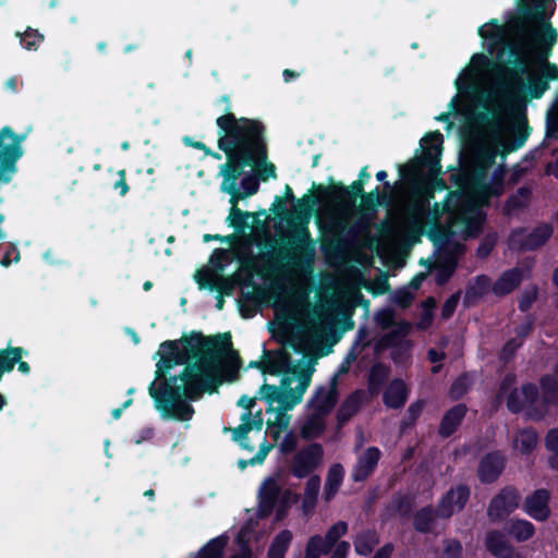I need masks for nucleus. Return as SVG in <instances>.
Masks as SVG:
<instances>
[{
  "instance_id": "nucleus-1",
  "label": "nucleus",
  "mask_w": 558,
  "mask_h": 558,
  "mask_svg": "<svg viewBox=\"0 0 558 558\" xmlns=\"http://www.w3.org/2000/svg\"><path fill=\"white\" fill-rule=\"evenodd\" d=\"M157 353L160 360L148 392L161 416L178 422L192 420L195 411L191 402L204 393L218 391L223 383L220 367L223 359L235 368L242 364L229 331L214 336L191 331L179 341H163Z\"/></svg>"
},
{
  "instance_id": "nucleus-2",
  "label": "nucleus",
  "mask_w": 558,
  "mask_h": 558,
  "mask_svg": "<svg viewBox=\"0 0 558 558\" xmlns=\"http://www.w3.org/2000/svg\"><path fill=\"white\" fill-rule=\"evenodd\" d=\"M442 143L444 137L439 131L427 133L421 141V156L413 157L407 163L399 166L401 180L424 201L422 204H415L411 209L409 218L411 230L416 238L426 233L435 244L447 242L452 234L449 229L440 225L439 204H434L433 214L426 208L429 201L434 198L435 190L447 189L445 180L439 178Z\"/></svg>"
},
{
  "instance_id": "nucleus-3",
  "label": "nucleus",
  "mask_w": 558,
  "mask_h": 558,
  "mask_svg": "<svg viewBox=\"0 0 558 558\" xmlns=\"http://www.w3.org/2000/svg\"><path fill=\"white\" fill-rule=\"evenodd\" d=\"M490 65L495 97L513 113H524L529 98L539 99L549 85L538 74L531 76L532 46L529 41L513 40L498 50L495 61L484 53L472 58Z\"/></svg>"
},
{
  "instance_id": "nucleus-4",
  "label": "nucleus",
  "mask_w": 558,
  "mask_h": 558,
  "mask_svg": "<svg viewBox=\"0 0 558 558\" xmlns=\"http://www.w3.org/2000/svg\"><path fill=\"white\" fill-rule=\"evenodd\" d=\"M284 202H295L293 211L291 213V232L289 243L292 245V253L288 254L283 251L264 252L262 258L264 260H286L293 269L304 276L312 275L316 258V242L312 238L308 223L315 207L323 199L320 195L305 194L296 199L289 184L284 186V195L281 196Z\"/></svg>"
},
{
  "instance_id": "nucleus-5",
  "label": "nucleus",
  "mask_w": 558,
  "mask_h": 558,
  "mask_svg": "<svg viewBox=\"0 0 558 558\" xmlns=\"http://www.w3.org/2000/svg\"><path fill=\"white\" fill-rule=\"evenodd\" d=\"M544 7L538 3L531 5L520 3L518 14L511 20L510 27L520 37L519 40L529 41L532 46V56L534 54L538 63L537 74L549 85L551 81H558V66L549 62L551 49L557 41V32L549 22H544L543 32H535L530 22L543 19Z\"/></svg>"
},
{
  "instance_id": "nucleus-6",
  "label": "nucleus",
  "mask_w": 558,
  "mask_h": 558,
  "mask_svg": "<svg viewBox=\"0 0 558 558\" xmlns=\"http://www.w3.org/2000/svg\"><path fill=\"white\" fill-rule=\"evenodd\" d=\"M221 151L226 155L227 161L220 166V174L222 175L220 191L229 194V202L234 205L258 192V178L251 173L244 177L242 174L246 166L264 161L265 153L253 147L252 144L244 145L239 151H233L231 147L221 149Z\"/></svg>"
},
{
  "instance_id": "nucleus-7",
  "label": "nucleus",
  "mask_w": 558,
  "mask_h": 558,
  "mask_svg": "<svg viewBox=\"0 0 558 558\" xmlns=\"http://www.w3.org/2000/svg\"><path fill=\"white\" fill-rule=\"evenodd\" d=\"M216 105L221 107L223 112L216 119L217 125V147L219 150L231 147L233 144L242 142L245 137L264 128L265 124L258 119L246 117L238 118L232 112V102L228 95H221Z\"/></svg>"
},
{
  "instance_id": "nucleus-8",
  "label": "nucleus",
  "mask_w": 558,
  "mask_h": 558,
  "mask_svg": "<svg viewBox=\"0 0 558 558\" xmlns=\"http://www.w3.org/2000/svg\"><path fill=\"white\" fill-rule=\"evenodd\" d=\"M542 392L543 402L558 407V361L554 374H545L539 378V388L533 383H525L520 389L514 388L507 397V409L512 414L521 413L526 405L532 407Z\"/></svg>"
},
{
  "instance_id": "nucleus-9",
  "label": "nucleus",
  "mask_w": 558,
  "mask_h": 558,
  "mask_svg": "<svg viewBox=\"0 0 558 558\" xmlns=\"http://www.w3.org/2000/svg\"><path fill=\"white\" fill-rule=\"evenodd\" d=\"M357 220L347 227L343 222H339V229L344 232L343 235L335 236L330 240H325L320 244V250L325 257L330 259H340L343 256L344 251L348 248L350 243L355 242L359 239H367L373 241L371 236L372 221L376 218L365 213H359Z\"/></svg>"
},
{
  "instance_id": "nucleus-10",
  "label": "nucleus",
  "mask_w": 558,
  "mask_h": 558,
  "mask_svg": "<svg viewBox=\"0 0 558 558\" xmlns=\"http://www.w3.org/2000/svg\"><path fill=\"white\" fill-rule=\"evenodd\" d=\"M329 184H313V190L317 192L320 197L341 210L352 209L356 205L359 197L365 193L364 183L355 180L350 186H345L342 182H336L329 178Z\"/></svg>"
},
{
  "instance_id": "nucleus-11",
  "label": "nucleus",
  "mask_w": 558,
  "mask_h": 558,
  "mask_svg": "<svg viewBox=\"0 0 558 558\" xmlns=\"http://www.w3.org/2000/svg\"><path fill=\"white\" fill-rule=\"evenodd\" d=\"M289 386L290 379L283 377L281 379V387L284 388L283 390H280L277 386L269 384H264L260 387L259 398L264 399L269 404V408L266 410V412L269 413L275 411V409L271 407L274 402L280 403L283 410H292L302 401L303 395L305 393L310 384L303 380H299L295 389H292Z\"/></svg>"
},
{
  "instance_id": "nucleus-12",
  "label": "nucleus",
  "mask_w": 558,
  "mask_h": 558,
  "mask_svg": "<svg viewBox=\"0 0 558 558\" xmlns=\"http://www.w3.org/2000/svg\"><path fill=\"white\" fill-rule=\"evenodd\" d=\"M520 493L508 485L501 488L489 501L487 507V517L490 522L498 523L508 518L520 505Z\"/></svg>"
},
{
  "instance_id": "nucleus-13",
  "label": "nucleus",
  "mask_w": 558,
  "mask_h": 558,
  "mask_svg": "<svg viewBox=\"0 0 558 558\" xmlns=\"http://www.w3.org/2000/svg\"><path fill=\"white\" fill-rule=\"evenodd\" d=\"M242 142H239L236 144H233L231 148L233 151H239L244 147V145L252 144L253 147L259 148L264 150L265 153V159L264 161H259L257 163H252L250 167L255 169V175L258 178L259 181L266 182L270 178H276V166L268 161V146H267V138H266V126L259 129L253 135L250 137H245L244 140H241Z\"/></svg>"
},
{
  "instance_id": "nucleus-14",
  "label": "nucleus",
  "mask_w": 558,
  "mask_h": 558,
  "mask_svg": "<svg viewBox=\"0 0 558 558\" xmlns=\"http://www.w3.org/2000/svg\"><path fill=\"white\" fill-rule=\"evenodd\" d=\"M523 227L513 229L510 234L512 243L518 244V248L523 252L536 251L544 246L554 233L550 223L543 222L536 226L531 232L526 233Z\"/></svg>"
},
{
  "instance_id": "nucleus-15",
  "label": "nucleus",
  "mask_w": 558,
  "mask_h": 558,
  "mask_svg": "<svg viewBox=\"0 0 558 558\" xmlns=\"http://www.w3.org/2000/svg\"><path fill=\"white\" fill-rule=\"evenodd\" d=\"M323 454L324 449L320 444H310L294 456L290 473L296 478L307 477L318 466Z\"/></svg>"
},
{
  "instance_id": "nucleus-16",
  "label": "nucleus",
  "mask_w": 558,
  "mask_h": 558,
  "mask_svg": "<svg viewBox=\"0 0 558 558\" xmlns=\"http://www.w3.org/2000/svg\"><path fill=\"white\" fill-rule=\"evenodd\" d=\"M471 496V488L466 484L450 487L438 500L436 508L440 519L448 520L454 513L462 511Z\"/></svg>"
},
{
  "instance_id": "nucleus-17",
  "label": "nucleus",
  "mask_w": 558,
  "mask_h": 558,
  "mask_svg": "<svg viewBox=\"0 0 558 558\" xmlns=\"http://www.w3.org/2000/svg\"><path fill=\"white\" fill-rule=\"evenodd\" d=\"M507 465V457L501 450L485 453L477 465L476 476L481 484L490 485L498 481Z\"/></svg>"
},
{
  "instance_id": "nucleus-18",
  "label": "nucleus",
  "mask_w": 558,
  "mask_h": 558,
  "mask_svg": "<svg viewBox=\"0 0 558 558\" xmlns=\"http://www.w3.org/2000/svg\"><path fill=\"white\" fill-rule=\"evenodd\" d=\"M549 502L550 492L546 488H537L525 497L522 509L532 519L544 522L551 514Z\"/></svg>"
},
{
  "instance_id": "nucleus-19",
  "label": "nucleus",
  "mask_w": 558,
  "mask_h": 558,
  "mask_svg": "<svg viewBox=\"0 0 558 558\" xmlns=\"http://www.w3.org/2000/svg\"><path fill=\"white\" fill-rule=\"evenodd\" d=\"M505 531L490 530L486 533L485 547L496 558H522L509 541Z\"/></svg>"
},
{
  "instance_id": "nucleus-20",
  "label": "nucleus",
  "mask_w": 558,
  "mask_h": 558,
  "mask_svg": "<svg viewBox=\"0 0 558 558\" xmlns=\"http://www.w3.org/2000/svg\"><path fill=\"white\" fill-rule=\"evenodd\" d=\"M279 495L280 487L277 482L271 477L265 480L258 494V518L265 519L272 513Z\"/></svg>"
},
{
  "instance_id": "nucleus-21",
  "label": "nucleus",
  "mask_w": 558,
  "mask_h": 558,
  "mask_svg": "<svg viewBox=\"0 0 558 558\" xmlns=\"http://www.w3.org/2000/svg\"><path fill=\"white\" fill-rule=\"evenodd\" d=\"M381 452L377 447H368L357 459L352 470V480L356 483L366 481L376 470Z\"/></svg>"
},
{
  "instance_id": "nucleus-22",
  "label": "nucleus",
  "mask_w": 558,
  "mask_h": 558,
  "mask_svg": "<svg viewBox=\"0 0 558 558\" xmlns=\"http://www.w3.org/2000/svg\"><path fill=\"white\" fill-rule=\"evenodd\" d=\"M466 412L468 408L464 403H458L447 410L441 417L438 435L444 439L451 437L463 422Z\"/></svg>"
},
{
  "instance_id": "nucleus-23",
  "label": "nucleus",
  "mask_w": 558,
  "mask_h": 558,
  "mask_svg": "<svg viewBox=\"0 0 558 558\" xmlns=\"http://www.w3.org/2000/svg\"><path fill=\"white\" fill-rule=\"evenodd\" d=\"M523 278V270L521 268L513 267L507 269L494 282L492 290L497 296L508 295L520 287Z\"/></svg>"
},
{
  "instance_id": "nucleus-24",
  "label": "nucleus",
  "mask_w": 558,
  "mask_h": 558,
  "mask_svg": "<svg viewBox=\"0 0 558 558\" xmlns=\"http://www.w3.org/2000/svg\"><path fill=\"white\" fill-rule=\"evenodd\" d=\"M338 402L337 376L332 378L331 386L328 390L320 387L315 397L311 400V404L315 412L319 415L329 414Z\"/></svg>"
},
{
  "instance_id": "nucleus-25",
  "label": "nucleus",
  "mask_w": 558,
  "mask_h": 558,
  "mask_svg": "<svg viewBox=\"0 0 558 558\" xmlns=\"http://www.w3.org/2000/svg\"><path fill=\"white\" fill-rule=\"evenodd\" d=\"M409 398V389L401 378L390 381L383 395L384 404L393 410L403 408Z\"/></svg>"
},
{
  "instance_id": "nucleus-26",
  "label": "nucleus",
  "mask_w": 558,
  "mask_h": 558,
  "mask_svg": "<svg viewBox=\"0 0 558 558\" xmlns=\"http://www.w3.org/2000/svg\"><path fill=\"white\" fill-rule=\"evenodd\" d=\"M365 399V391L356 389L352 391L340 404L336 417L340 425L350 421L361 409Z\"/></svg>"
},
{
  "instance_id": "nucleus-27",
  "label": "nucleus",
  "mask_w": 558,
  "mask_h": 558,
  "mask_svg": "<svg viewBox=\"0 0 558 558\" xmlns=\"http://www.w3.org/2000/svg\"><path fill=\"white\" fill-rule=\"evenodd\" d=\"M438 518L440 519V513L436 507L424 506L413 514V529L421 534H429Z\"/></svg>"
},
{
  "instance_id": "nucleus-28",
  "label": "nucleus",
  "mask_w": 558,
  "mask_h": 558,
  "mask_svg": "<svg viewBox=\"0 0 558 558\" xmlns=\"http://www.w3.org/2000/svg\"><path fill=\"white\" fill-rule=\"evenodd\" d=\"M504 531L518 543H523L534 536L535 526L532 522L525 519L512 518L506 522Z\"/></svg>"
},
{
  "instance_id": "nucleus-29",
  "label": "nucleus",
  "mask_w": 558,
  "mask_h": 558,
  "mask_svg": "<svg viewBox=\"0 0 558 558\" xmlns=\"http://www.w3.org/2000/svg\"><path fill=\"white\" fill-rule=\"evenodd\" d=\"M490 288V278L486 275H478L472 282H469L465 289L463 305L473 306L480 301Z\"/></svg>"
},
{
  "instance_id": "nucleus-30",
  "label": "nucleus",
  "mask_w": 558,
  "mask_h": 558,
  "mask_svg": "<svg viewBox=\"0 0 558 558\" xmlns=\"http://www.w3.org/2000/svg\"><path fill=\"white\" fill-rule=\"evenodd\" d=\"M390 373V367L383 362H376L372 365L368 377L367 388L371 396H377L387 381Z\"/></svg>"
},
{
  "instance_id": "nucleus-31",
  "label": "nucleus",
  "mask_w": 558,
  "mask_h": 558,
  "mask_svg": "<svg viewBox=\"0 0 558 558\" xmlns=\"http://www.w3.org/2000/svg\"><path fill=\"white\" fill-rule=\"evenodd\" d=\"M388 204L387 193H381L379 186H376L369 193H364L361 197V206L359 213H365L376 217L379 206Z\"/></svg>"
},
{
  "instance_id": "nucleus-32",
  "label": "nucleus",
  "mask_w": 558,
  "mask_h": 558,
  "mask_svg": "<svg viewBox=\"0 0 558 558\" xmlns=\"http://www.w3.org/2000/svg\"><path fill=\"white\" fill-rule=\"evenodd\" d=\"M379 543V536L374 529L360 532L353 539L354 550L359 556H368Z\"/></svg>"
},
{
  "instance_id": "nucleus-33",
  "label": "nucleus",
  "mask_w": 558,
  "mask_h": 558,
  "mask_svg": "<svg viewBox=\"0 0 558 558\" xmlns=\"http://www.w3.org/2000/svg\"><path fill=\"white\" fill-rule=\"evenodd\" d=\"M292 539L293 534L290 530L280 531L268 547L267 558H284Z\"/></svg>"
},
{
  "instance_id": "nucleus-34",
  "label": "nucleus",
  "mask_w": 558,
  "mask_h": 558,
  "mask_svg": "<svg viewBox=\"0 0 558 558\" xmlns=\"http://www.w3.org/2000/svg\"><path fill=\"white\" fill-rule=\"evenodd\" d=\"M229 537L221 534L207 542L198 551V558H222Z\"/></svg>"
},
{
  "instance_id": "nucleus-35",
  "label": "nucleus",
  "mask_w": 558,
  "mask_h": 558,
  "mask_svg": "<svg viewBox=\"0 0 558 558\" xmlns=\"http://www.w3.org/2000/svg\"><path fill=\"white\" fill-rule=\"evenodd\" d=\"M292 367L291 355L287 351L281 350L278 351L275 359L267 364V368H264V373L275 376L290 374Z\"/></svg>"
},
{
  "instance_id": "nucleus-36",
  "label": "nucleus",
  "mask_w": 558,
  "mask_h": 558,
  "mask_svg": "<svg viewBox=\"0 0 558 558\" xmlns=\"http://www.w3.org/2000/svg\"><path fill=\"white\" fill-rule=\"evenodd\" d=\"M532 195V189L529 186H520L515 193L508 196L505 202L504 210L510 214L515 210L523 209Z\"/></svg>"
},
{
  "instance_id": "nucleus-37",
  "label": "nucleus",
  "mask_w": 558,
  "mask_h": 558,
  "mask_svg": "<svg viewBox=\"0 0 558 558\" xmlns=\"http://www.w3.org/2000/svg\"><path fill=\"white\" fill-rule=\"evenodd\" d=\"M425 400L418 399L412 402L407 409L402 420L400 421V432L404 433L415 426L417 420L423 413Z\"/></svg>"
},
{
  "instance_id": "nucleus-38",
  "label": "nucleus",
  "mask_w": 558,
  "mask_h": 558,
  "mask_svg": "<svg viewBox=\"0 0 558 558\" xmlns=\"http://www.w3.org/2000/svg\"><path fill=\"white\" fill-rule=\"evenodd\" d=\"M538 440L537 432L534 427H525L519 430L517 442L522 454H530L536 448Z\"/></svg>"
},
{
  "instance_id": "nucleus-39",
  "label": "nucleus",
  "mask_w": 558,
  "mask_h": 558,
  "mask_svg": "<svg viewBox=\"0 0 558 558\" xmlns=\"http://www.w3.org/2000/svg\"><path fill=\"white\" fill-rule=\"evenodd\" d=\"M255 214L244 211L238 207V204L232 205L229 216L227 218L230 227L234 228L238 232H243L248 228V219L254 218Z\"/></svg>"
},
{
  "instance_id": "nucleus-40",
  "label": "nucleus",
  "mask_w": 558,
  "mask_h": 558,
  "mask_svg": "<svg viewBox=\"0 0 558 558\" xmlns=\"http://www.w3.org/2000/svg\"><path fill=\"white\" fill-rule=\"evenodd\" d=\"M331 549L323 541L319 534L312 535L305 546L304 558H320L322 555H327Z\"/></svg>"
},
{
  "instance_id": "nucleus-41",
  "label": "nucleus",
  "mask_w": 558,
  "mask_h": 558,
  "mask_svg": "<svg viewBox=\"0 0 558 558\" xmlns=\"http://www.w3.org/2000/svg\"><path fill=\"white\" fill-rule=\"evenodd\" d=\"M343 475V468L340 463L332 464L329 468L325 485L327 496L333 495L338 490L342 484Z\"/></svg>"
},
{
  "instance_id": "nucleus-42",
  "label": "nucleus",
  "mask_w": 558,
  "mask_h": 558,
  "mask_svg": "<svg viewBox=\"0 0 558 558\" xmlns=\"http://www.w3.org/2000/svg\"><path fill=\"white\" fill-rule=\"evenodd\" d=\"M414 507V498L409 494H396L392 497L389 508L401 517H409Z\"/></svg>"
},
{
  "instance_id": "nucleus-43",
  "label": "nucleus",
  "mask_w": 558,
  "mask_h": 558,
  "mask_svg": "<svg viewBox=\"0 0 558 558\" xmlns=\"http://www.w3.org/2000/svg\"><path fill=\"white\" fill-rule=\"evenodd\" d=\"M325 430V424L319 416L310 417L301 427V436L304 439L319 437Z\"/></svg>"
},
{
  "instance_id": "nucleus-44",
  "label": "nucleus",
  "mask_w": 558,
  "mask_h": 558,
  "mask_svg": "<svg viewBox=\"0 0 558 558\" xmlns=\"http://www.w3.org/2000/svg\"><path fill=\"white\" fill-rule=\"evenodd\" d=\"M320 488V478L317 475L311 476L306 484H305V490H304V498H303V508H312L315 506L317 501V496Z\"/></svg>"
},
{
  "instance_id": "nucleus-45",
  "label": "nucleus",
  "mask_w": 558,
  "mask_h": 558,
  "mask_svg": "<svg viewBox=\"0 0 558 558\" xmlns=\"http://www.w3.org/2000/svg\"><path fill=\"white\" fill-rule=\"evenodd\" d=\"M348 532V523L345 521H338L333 523L326 532L323 541L332 550V548L340 542L339 539Z\"/></svg>"
},
{
  "instance_id": "nucleus-46",
  "label": "nucleus",
  "mask_w": 558,
  "mask_h": 558,
  "mask_svg": "<svg viewBox=\"0 0 558 558\" xmlns=\"http://www.w3.org/2000/svg\"><path fill=\"white\" fill-rule=\"evenodd\" d=\"M478 35L493 44H497L502 38V27L498 23V20L492 19L487 24L478 27Z\"/></svg>"
},
{
  "instance_id": "nucleus-47",
  "label": "nucleus",
  "mask_w": 558,
  "mask_h": 558,
  "mask_svg": "<svg viewBox=\"0 0 558 558\" xmlns=\"http://www.w3.org/2000/svg\"><path fill=\"white\" fill-rule=\"evenodd\" d=\"M538 286L532 283L527 286L520 294L518 299V308L522 313H526L531 310L533 303L537 300L538 296Z\"/></svg>"
},
{
  "instance_id": "nucleus-48",
  "label": "nucleus",
  "mask_w": 558,
  "mask_h": 558,
  "mask_svg": "<svg viewBox=\"0 0 558 558\" xmlns=\"http://www.w3.org/2000/svg\"><path fill=\"white\" fill-rule=\"evenodd\" d=\"M506 172V165H499L492 174V183L484 185L485 191H487L492 195H500L504 189Z\"/></svg>"
},
{
  "instance_id": "nucleus-49",
  "label": "nucleus",
  "mask_w": 558,
  "mask_h": 558,
  "mask_svg": "<svg viewBox=\"0 0 558 558\" xmlns=\"http://www.w3.org/2000/svg\"><path fill=\"white\" fill-rule=\"evenodd\" d=\"M436 267L435 283L441 287L452 277L457 268V260L454 258H448L445 263L438 264Z\"/></svg>"
},
{
  "instance_id": "nucleus-50",
  "label": "nucleus",
  "mask_w": 558,
  "mask_h": 558,
  "mask_svg": "<svg viewBox=\"0 0 558 558\" xmlns=\"http://www.w3.org/2000/svg\"><path fill=\"white\" fill-rule=\"evenodd\" d=\"M485 215L478 213L464 219V232L468 238H477L484 228Z\"/></svg>"
},
{
  "instance_id": "nucleus-51",
  "label": "nucleus",
  "mask_w": 558,
  "mask_h": 558,
  "mask_svg": "<svg viewBox=\"0 0 558 558\" xmlns=\"http://www.w3.org/2000/svg\"><path fill=\"white\" fill-rule=\"evenodd\" d=\"M16 36L21 38V45L26 50H37L44 41V35L32 27H27L23 34L16 33Z\"/></svg>"
},
{
  "instance_id": "nucleus-52",
  "label": "nucleus",
  "mask_w": 558,
  "mask_h": 558,
  "mask_svg": "<svg viewBox=\"0 0 558 558\" xmlns=\"http://www.w3.org/2000/svg\"><path fill=\"white\" fill-rule=\"evenodd\" d=\"M470 389L466 374L459 375L450 385L449 397L451 400H460Z\"/></svg>"
},
{
  "instance_id": "nucleus-53",
  "label": "nucleus",
  "mask_w": 558,
  "mask_h": 558,
  "mask_svg": "<svg viewBox=\"0 0 558 558\" xmlns=\"http://www.w3.org/2000/svg\"><path fill=\"white\" fill-rule=\"evenodd\" d=\"M497 151H494L493 147H484L477 153V161L481 168V175H484L485 171L492 168L496 163Z\"/></svg>"
},
{
  "instance_id": "nucleus-54",
  "label": "nucleus",
  "mask_w": 558,
  "mask_h": 558,
  "mask_svg": "<svg viewBox=\"0 0 558 558\" xmlns=\"http://www.w3.org/2000/svg\"><path fill=\"white\" fill-rule=\"evenodd\" d=\"M395 318L396 313L390 307H384L377 311L374 315V320L376 325L383 330H387L390 327L395 326Z\"/></svg>"
},
{
  "instance_id": "nucleus-55",
  "label": "nucleus",
  "mask_w": 558,
  "mask_h": 558,
  "mask_svg": "<svg viewBox=\"0 0 558 558\" xmlns=\"http://www.w3.org/2000/svg\"><path fill=\"white\" fill-rule=\"evenodd\" d=\"M218 279L219 274L213 270H206L196 276V282L199 289H207L209 291H216L218 289Z\"/></svg>"
},
{
  "instance_id": "nucleus-56",
  "label": "nucleus",
  "mask_w": 558,
  "mask_h": 558,
  "mask_svg": "<svg viewBox=\"0 0 558 558\" xmlns=\"http://www.w3.org/2000/svg\"><path fill=\"white\" fill-rule=\"evenodd\" d=\"M232 433V440L239 442L243 449L253 450V446L247 442V434L251 432V426L242 422L239 426L230 428Z\"/></svg>"
},
{
  "instance_id": "nucleus-57",
  "label": "nucleus",
  "mask_w": 558,
  "mask_h": 558,
  "mask_svg": "<svg viewBox=\"0 0 558 558\" xmlns=\"http://www.w3.org/2000/svg\"><path fill=\"white\" fill-rule=\"evenodd\" d=\"M535 325V317L531 314L526 315L524 320L514 328L515 338L524 343V340L532 333Z\"/></svg>"
},
{
  "instance_id": "nucleus-58",
  "label": "nucleus",
  "mask_w": 558,
  "mask_h": 558,
  "mask_svg": "<svg viewBox=\"0 0 558 558\" xmlns=\"http://www.w3.org/2000/svg\"><path fill=\"white\" fill-rule=\"evenodd\" d=\"M558 137V99L553 108L551 112L548 113L546 120V138L556 140Z\"/></svg>"
},
{
  "instance_id": "nucleus-59",
  "label": "nucleus",
  "mask_w": 558,
  "mask_h": 558,
  "mask_svg": "<svg viewBox=\"0 0 558 558\" xmlns=\"http://www.w3.org/2000/svg\"><path fill=\"white\" fill-rule=\"evenodd\" d=\"M413 300L414 295L408 288H400L392 295V302L403 310L410 307Z\"/></svg>"
},
{
  "instance_id": "nucleus-60",
  "label": "nucleus",
  "mask_w": 558,
  "mask_h": 558,
  "mask_svg": "<svg viewBox=\"0 0 558 558\" xmlns=\"http://www.w3.org/2000/svg\"><path fill=\"white\" fill-rule=\"evenodd\" d=\"M460 296H461V291H457L454 293H452L442 304V307H441V312H440V315H441V318L442 319H449L450 317L453 316L456 310H457V306H458V303L460 301Z\"/></svg>"
},
{
  "instance_id": "nucleus-61",
  "label": "nucleus",
  "mask_w": 558,
  "mask_h": 558,
  "mask_svg": "<svg viewBox=\"0 0 558 558\" xmlns=\"http://www.w3.org/2000/svg\"><path fill=\"white\" fill-rule=\"evenodd\" d=\"M496 245V236L494 234H486L481 241L477 250L476 256L478 258H486L490 255L492 251Z\"/></svg>"
},
{
  "instance_id": "nucleus-62",
  "label": "nucleus",
  "mask_w": 558,
  "mask_h": 558,
  "mask_svg": "<svg viewBox=\"0 0 558 558\" xmlns=\"http://www.w3.org/2000/svg\"><path fill=\"white\" fill-rule=\"evenodd\" d=\"M21 258L20 251L14 243H9L5 247L4 254L0 259L3 267H9L12 263H17Z\"/></svg>"
},
{
  "instance_id": "nucleus-63",
  "label": "nucleus",
  "mask_w": 558,
  "mask_h": 558,
  "mask_svg": "<svg viewBox=\"0 0 558 558\" xmlns=\"http://www.w3.org/2000/svg\"><path fill=\"white\" fill-rule=\"evenodd\" d=\"M463 547L460 541L451 538L445 541L444 555L445 558H461Z\"/></svg>"
},
{
  "instance_id": "nucleus-64",
  "label": "nucleus",
  "mask_w": 558,
  "mask_h": 558,
  "mask_svg": "<svg viewBox=\"0 0 558 558\" xmlns=\"http://www.w3.org/2000/svg\"><path fill=\"white\" fill-rule=\"evenodd\" d=\"M545 447L548 451L558 456V427L550 428L545 436Z\"/></svg>"
}]
</instances>
